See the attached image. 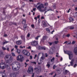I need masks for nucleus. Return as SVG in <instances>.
I'll return each instance as SVG.
<instances>
[{"mask_svg":"<svg viewBox=\"0 0 77 77\" xmlns=\"http://www.w3.org/2000/svg\"><path fill=\"white\" fill-rule=\"evenodd\" d=\"M65 72L66 74H67L69 72V71L67 70H65Z\"/></svg>","mask_w":77,"mask_h":77,"instance_id":"nucleus-34","label":"nucleus"},{"mask_svg":"<svg viewBox=\"0 0 77 77\" xmlns=\"http://www.w3.org/2000/svg\"><path fill=\"white\" fill-rule=\"evenodd\" d=\"M21 51L20 49H17V52L18 53H20Z\"/></svg>","mask_w":77,"mask_h":77,"instance_id":"nucleus-29","label":"nucleus"},{"mask_svg":"<svg viewBox=\"0 0 77 77\" xmlns=\"http://www.w3.org/2000/svg\"><path fill=\"white\" fill-rule=\"evenodd\" d=\"M16 44L17 45H21L22 44V41L21 40H19L16 42Z\"/></svg>","mask_w":77,"mask_h":77,"instance_id":"nucleus-7","label":"nucleus"},{"mask_svg":"<svg viewBox=\"0 0 77 77\" xmlns=\"http://www.w3.org/2000/svg\"><path fill=\"white\" fill-rule=\"evenodd\" d=\"M10 77H17V76L15 74L12 73L11 74Z\"/></svg>","mask_w":77,"mask_h":77,"instance_id":"nucleus-15","label":"nucleus"},{"mask_svg":"<svg viewBox=\"0 0 77 77\" xmlns=\"http://www.w3.org/2000/svg\"><path fill=\"white\" fill-rule=\"evenodd\" d=\"M17 60L19 61L20 62H23L24 60V57L21 55H19L17 57Z\"/></svg>","mask_w":77,"mask_h":77,"instance_id":"nucleus-3","label":"nucleus"},{"mask_svg":"<svg viewBox=\"0 0 77 77\" xmlns=\"http://www.w3.org/2000/svg\"><path fill=\"white\" fill-rule=\"evenodd\" d=\"M0 67L2 68V69H5V68H6V66H3L2 67V66H0Z\"/></svg>","mask_w":77,"mask_h":77,"instance_id":"nucleus-28","label":"nucleus"},{"mask_svg":"<svg viewBox=\"0 0 77 77\" xmlns=\"http://www.w3.org/2000/svg\"><path fill=\"white\" fill-rule=\"evenodd\" d=\"M73 63H74L73 62H72V61H71L70 62V65H71V66H72V65H73Z\"/></svg>","mask_w":77,"mask_h":77,"instance_id":"nucleus-39","label":"nucleus"},{"mask_svg":"<svg viewBox=\"0 0 77 77\" xmlns=\"http://www.w3.org/2000/svg\"><path fill=\"white\" fill-rule=\"evenodd\" d=\"M8 42H9L8 41H6L3 43V44H7V43H8Z\"/></svg>","mask_w":77,"mask_h":77,"instance_id":"nucleus-36","label":"nucleus"},{"mask_svg":"<svg viewBox=\"0 0 77 77\" xmlns=\"http://www.w3.org/2000/svg\"><path fill=\"white\" fill-rule=\"evenodd\" d=\"M64 53L65 54H67L69 56V58L70 60H71L72 58L73 57V54L72 53V52L70 51H64Z\"/></svg>","mask_w":77,"mask_h":77,"instance_id":"nucleus-2","label":"nucleus"},{"mask_svg":"<svg viewBox=\"0 0 77 77\" xmlns=\"http://www.w3.org/2000/svg\"><path fill=\"white\" fill-rule=\"evenodd\" d=\"M46 66H47V67L48 68H50V64H48L46 65Z\"/></svg>","mask_w":77,"mask_h":77,"instance_id":"nucleus-32","label":"nucleus"},{"mask_svg":"<svg viewBox=\"0 0 77 77\" xmlns=\"http://www.w3.org/2000/svg\"><path fill=\"white\" fill-rule=\"evenodd\" d=\"M12 69H13L14 71V68H15V65L14 64H13L12 65Z\"/></svg>","mask_w":77,"mask_h":77,"instance_id":"nucleus-21","label":"nucleus"},{"mask_svg":"<svg viewBox=\"0 0 77 77\" xmlns=\"http://www.w3.org/2000/svg\"><path fill=\"white\" fill-rule=\"evenodd\" d=\"M34 19H35V20H36V21H37V17H35V18H34Z\"/></svg>","mask_w":77,"mask_h":77,"instance_id":"nucleus-55","label":"nucleus"},{"mask_svg":"<svg viewBox=\"0 0 77 77\" xmlns=\"http://www.w3.org/2000/svg\"><path fill=\"white\" fill-rule=\"evenodd\" d=\"M21 39L24 42H25L26 40L25 39V36L24 35H22L21 36Z\"/></svg>","mask_w":77,"mask_h":77,"instance_id":"nucleus-11","label":"nucleus"},{"mask_svg":"<svg viewBox=\"0 0 77 77\" xmlns=\"http://www.w3.org/2000/svg\"><path fill=\"white\" fill-rule=\"evenodd\" d=\"M7 51H9V48H7Z\"/></svg>","mask_w":77,"mask_h":77,"instance_id":"nucleus-48","label":"nucleus"},{"mask_svg":"<svg viewBox=\"0 0 77 77\" xmlns=\"http://www.w3.org/2000/svg\"><path fill=\"white\" fill-rule=\"evenodd\" d=\"M5 37H7L8 36V35H7L5 34L4 35Z\"/></svg>","mask_w":77,"mask_h":77,"instance_id":"nucleus-60","label":"nucleus"},{"mask_svg":"<svg viewBox=\"0 0 77 77\" xmlns=\"http://www.w3.org/2000/svg\"><path fill=\"white\" fill-rule=\"evenodd\" d=\"M70 35L69 34H68L67 35H66V37H69Z\"/></svg>","mask_w":77,"mask_h":77,"instance_id":"nucleus-59","label":"nucleus"},{"mask_svg":"<svg viewBox=\"0 0 77 77\" xmlns=\"http://www.w3.org/2000/svg\"><path fill=\"white\" fill-rule=\"evenodd\" d=\"M33 67L31 66H29L28 70L27 71V72L29 74H32V73H33Z\"/></svg>","mask_w":77,"mask_h":77,"instance_id":"nucleus-4","label":"nucleus"},{"mask_svg":"<svg viewBox=\"0 0 77 77\" xmlns=\"http://www.w3.org/2000/svg\"><path fill=\"white\" fill-rule=\"evenodd\" d=\"M6 59H9V55H7L5 56V60H6Z\"/></svg>","mask_w":77,"mask_h":77,"instance_id":"nucleus-23","label":"nucleus"},{"mask_svg":"<svg viewBox=\"0 0 77 77\" xmlns=\"http://www.w3.org/2000/svg\"><path fill=\"white\" fill-rule=\"evenodd\" d=\"M34 75H35V73H32V77H34Z\"/></svg>","mask_w":77,"mask_h":77,"instance_id":"nucleus-56","label":"nucleus"},{"mask_svg":"<svg viewBox=\"0 0 77 77\" xmlns=\"http://www.w3.org/2000/svg\"><path fill=\"white\" fill-rule=\"evenodd\" d=\"M55 68H57V66L55 65H54L53 66V69H55Z\"/></svg>","mask_w":77,"mask_h":77,"instance_id":"nucleus-30","label":"nucleus"},{"mask_svg":"<svg viewBox=\"0 0 77 77\" xmlns=\"http://www.w3.org/2000/svg\"><path fill=\"white\" fill-rule=\"evenodd\" d=\"M53 8H54V9H55V8H56V6L55 5H54L53 6Z\"/></svg>","mask_w":77,"mask_h":77,"instance_id":"nucleus-54","label":"nucleus"},{"mask_svg":"<svg viewBox=\"0 0 77 77\" xmlns=\"http://www.w3.org/2000/svg\"><path fill=\"white\" fill-rule=\"evenodd\" d=\"M54 57H53L52 59H51V62H53V61H54Z\"/></svg>","mask_w":77,"mask_h":77,"instance_id":"nucleus-31","label":"nucleus"},{"mask_svg":"<svg viewBox=\"0 0 77 77\" xmlns=\"http://www.w3.org/2000/svg\"><path fill=\"white\" fill-rule=\"evenodd\" d=\"M23 54H25V56H30V53H29V52L27 50H23Z\"/></svg>","mask_w":77,"mask_h":77,"instance_id":"nucleus-5","label":"nucleus"},{"mask_svg":"<svg viewBox=\"0 0 77 77\" xmlns=\"http://www.w3.org/2000/svg\"><path fill=\"white\" fill-rule=\"evenodd\" d=\"M52 11V10L50 8L49 9H47V11H45V13H46V12H47V11Z\"/></svg>","mask_w":77,"mask_h":77,"instance_id":"nucleus-22","label":"nucleus"},{"mask_svg":"<svg viewBox=\"0 0 77 77\" xmlns=\"http://www.w3.org/2000/svg\"><path fill=\"white\" fill-rule=\"evenodd\" d=\"M26 20L25 19H23V20L22 21V23L23 24H26Z\"/></svg>","mask_w":77,"mask_h":77,"instance_id":"nucleus-13","label":"nucleus"},{"mask_svg":"<svg viewBox=\"0 0 77 77\" xmlns=\"http://www.w3.org/2000/svg\"><path fill=\"white\" fill-rule=\"evenodd\" d=\"M75 15L76 17H77V12H76L75 13Z\"/></svg>","mask_w":77,"mask_h":77,"instance_id":"nucleus-64","label":"nucleus"},{"mask_svg":"<svg viewBox=\"0 0 77 77\" xmlns=\"http://www.w3.org/2000/svg\"><path fill=\"white\" fill-rule=\"evenodd\" d=\"M34 25H31V27H32V29H34V27H35V26H34Z\"/></svg>","mask_w":77,"mask_h":77,"instance_id":"nucleus-42","label":"nucleus"},{"mask_svg":"<svg viewBox=\"0 0 77 77\" xmlns=\"http://www.w3.org/2000/svg\"><path fill=\"white\" fill-rule=\"evenodd\" d=\"M15 64L17 65V66H20V63H19V62H15Z\"/></svg>","mask_w":77,"mask_h":77,"instance_id":"nucleus-16","label":"nucleus"},{"mask_svg":"<svg viewBox=\"0 0 77 77\" xmlns=\"http://www.w3.org/2000/svg\"><path fill=\"white\" fill-rule=\"evenodd\" d=\"M69 20L71 21H74V19L72 18V17H70L69 18Z\"/></svg>","mask_w":77,"mask_h":77,"instance_id":"nucleus-20","label":"nucleus"},{"mask_svg":"<svg viewBox=\"0 0 77 77\" xmlns=\"http://www.w3.org/2000/svg\"><path fill=\"white\" fill-rule=\"evenodd\" d=\"M26 62H29V59L26 60Z\"/></svg>","mask_w":77,"mask_h":77,"instance_id":"nucleus-58","label":"nucleus"},{"mask_svg":"<svg viewBox=\"0 0 77 77\" xmlns=\"http://www.w3.org/2000/svg\"><path fill=\"white\" fill-rule=\"evenodd\" d=\"M75 41H73L72 42V44H75Z\"/></svg>","mask_w":77,"mask_h":77,"instance_id":"nucleus-50","label":"nucleus"},{"mask_svg":"<svg viewBox=\"0 0 77 77\" xmlns=\"http://www.w3.org/2000/svg\"><path fill=\"white\" fill-rule=\"evenodd\" d=\"M41 48L42 50H46V48L44 47H41Z\"/></svg>","mask_w":77,"mask_h":77,"instance_id":"nucleus-24","label":"nucleus"},{"mask_svg":"<svg viewBox=\"0 0 77 77\" xmlns=\"http://www.w3.org/2000/svg\"><path fill=\"white\" fill-rule=\"evenodd\" d=\"M44 8V7L42 4H41L37 7V9L42 12H43L45 11L47 9V7H45L44 9H42V8Z\"/></svg>","mask_w":77,"mask_h":77,"instance_id":"nucleus-1","label":"nucleus"},{"mask_svg":"<svg viewBox=\"0 0 77 77\" xmlns=\"http://www.w3.org/2000/svg\"><path fill=\"white\" fill-rule=\"evenodd\" d=\"M34 69L36 70L37 72H41V68L40 67L38 68L36 67Z\"/></svg>","mask_w":77,"mask_h":77,"instance_id":"nucleus-10","label":"nucleus"},{"mask_svg":"<svg viewBox=\"0 0 77 77\" xmlns=\"http://www.w3.org/2000/svg\"><path fill=\"white\" fill-rule=\"evenodd\" d=\"M46 30L49 33H51V32H50V29L47 28L46 29Z\"/></svg>","mask_w":77,"mask_h":77,"instance_id":"nucleus-18","label":"nucleus"},{"mask_svg":"<svg viewBox=\"0 0 77 77\" xmlns=\"http://www.w3.org/2000/svg\"><path fill=\"white\" fill-rule=\"evenodd\" d=\"M27 37H28V38H29L30 37V34L29 33L27 36Z\"/></svg>","mask_w":77,"mask_h":77,"instance_id":"nucleus-44","label":"nucleus"},{"mask_svg":"<svg viewBox=\"0 0 77 77\" xmlns=\"http://www.w3.org/2000/svg\"><path fill=\"white\" fill-rule=\"evenodd\" d=\"M14 48L16 49H18V46L17 45H15L14 46Z\"/></svg>","mask_w":77,"mask_h":77,"instance_id":"nucleus-40","label":"nucleus"},{"mask_svg":"<svg viewBox=\"0 0 77 77\" xmlns=\"http://www.w3.org/2000/svg\"><path fill=\"white\" fill-rule=\"evenodd\" d=\"M57 72H58V73H59V74H60V72L61 71L60 69H58L57 70Z\"/></svg>","mask_w":77,"mask_h":77,"instance_id":"nucleus-35","label":"nucleus"},{"mask_svg":"<svg viewBox=\"0 0 77 77\" xmlns=\"http://www.w3.org/2000/svg\"><path fill=\"white\" fill-rule=\"evenodd\" d=\"M23 28H24V29H23L24 30H25L27 28V26H26V25H24V26H23Z\"/></svg>","mask_w":77,"mask_h":77,"instance_id":"nucleus-25","label":"nucleus"},{"mask_svg":"<svg viewBox=\"0 0 77 77\" xmlns=\"http://www.w3.org/2000/svg\"><path fill=\"white\" fill-rule=\"evenodd\" d=\"M46 39H47V36H44L43 37V40H45Z\"/></svg>","mask_w":77,"mask_h":77,"instance_id":"nucleus-19","label":"nucleus"},{"mask_svg":"<svg viewBox=\"0 0 77 77\" xmlns=\"http://www.w3.org/2000/svg\"><path fill=\"white\" fill-rule=\"evenodd\" d=\"M32 56H30V59L32 60Z\"/></svg>","mask_w":77,"mask_h":77,"instance_id":"nucleus-47","label":"nucleus"},{"mask_svg":"<svg viewBox=\"0 0 77 77\" xmlns=\"http://www.w3.org/2000/svg\"><path fill=\"white\" fill-rule=\"evenodd\" d=\"M1 56H3V52H2L1 54Z\"/></svg>","mask_w":77,"mask_h":77,"instance_id":"nucleus-46","label":"nucleus"},{"mask_svg":"<svg viewBox=\"0 0 77 77\" xmlns=\"http://www.w3.org/2000/svg\"><path fill=\"white\" fill-rule=\"evenodd\" d=\"M30 2H33V0H29Z\"/></svg>","mask_w":77,"mask_h":77,"instance_id":"nucleus-52","label":"nucleus"},{"mask_svg":"<svg viewBox=\"0 0 77 77\" xmlns=\"http://www.w3.org/2000/svg\"><path fill=\"white\" fill-rule=\"evenodd\" d=\"M12 60H13V57L12 56H11L8 60V62H9L10 63L12 62Z\"/></svg>","mask_w":77,"mask_h":77,"instance_id":"nucleus-9","label":"nucleus"},{"mask_svg":"<svg viewBox=\"0 0 77 77\" xmlns=\"http://www.w3.org/2000/svg\"><path fill=\"white\" fill-rule=\"evenodd\" d=\"M37 57V54L35 55V57L34 58V59H36V57Z\"/></svg>","mask_w":77,"mask_h":77,"instance_id":"nucleus-53","label":"nucleus"},{"mask_svg":"<svg viewBox=\"0 0 77 77\" xmlns=\"http://www.w3.org/2000/svg\"><path fill=\"white\" fill-rule=\"evenodd\" d=\"M13 24L14 25H15V26H17V24L16 23H13Z\"/></svg>","mask_w":77,"mask_h":77,"instance_id":"nucleus-49","label":"nucleus"},{"mask_svg":"<svg viewBox=\"0 0 77 77\" xmlns=\"http://www.w3.org/2000/svg\"><path fill=\"white\" fill-rule=\"evenodd\" d=\"M7 63V60L5 61V62L3 63V62H1L0 63V66L2 65H3L4 64H5V65H6V64Z\"/></svg>","mask_w":77,"mask_h":77,"instance_id":"nucleus-14","label":"nucleus"},{"mask_svg":"<svg viewBox=\"0 0 77 77\" xmlns=\"http://www.w3.org/2000/svg\"><path fill=\"white\" fill-rule=\"evenodd\" d=\"M40 17V15H38L37 16L38 18V19Z\"/></svg>","mask_w":77,"mask_h":77,"instance_id":"nucleus-63","label":"nucleus"},{"mask_svg":"<svg viewBox=\"0 0 77 77\" xmlns=\"http://www.w3.org/2000/svg\"><path fill=\"white\" fill-rule=\"evenodd\" d=\"M48 44H49L50 45H52L53 44V43L48 42Z\"/></svg>","mask_w":77,"mask_h":77,"instance_id":"nucleus-43","label":"nucleus"},{"mask_svg":"<svg viewBox=\"0 0 77 77\" xmlns=\"http://www.w3.org/2000/svg\"><path fill=\"white\" fill-rule=\"evenodd\" d=\"M45 5L46 6H48V3H46L45 4Z\"/></svg>","mask_w":77,"mask_h":77,"instance_id":"nucleus-45","label":"nucleus"},{"mask_svg":"<svg viewBox=\"0 0 77 77\" xmlns=\"http://www.w3.org/2000/svg\"><path fill=\"white\" fill-rule=\"evenodd\" d=\"M11 54L13 56H15V54H14V53H12Z\"/></svg>","mask_w":77,"mask_h":77,"instance_id":"nucleus-41","label":"nucleus"},{"mask_svg":"<svg viewBox=\"0 0 77 77\" xmlns=\"http://www.w3.org/2000/svg\"><path fill=\"white\" fill-rule=\"evenodd\" d=\"M31 45L35 47L38 45V41H34L31 42Z\"/></svg>","mask_w":77,"mask_h":77,"instance_id":"nucleus-6","label":"nucleus"},{"mask_svg":"<svg viewBox=\"0 0 77 77\" xmlns=\"http://www.w3.org/2000/svg\"><path fill=\"white\" fill-rule=\"evenodd\" d=\"M27 48H28V49H31V47L29 46Z\"/></svg>","mask_w":77,"mask_h":77,"instance_id":"nucleus-62","label":"nucleus"},{"mask_svg":"<svg viewBox=\"0 0 77 77\" xmlns=\"http://www.w3.org/2000/svg\"><path fill=\"white\" fill-rule=\"evenodd\" d=\"M69 29L70 30H73V29H74V27L72 26H70V28H69Z\"/></svg>","mask_w":77,"mask_h":77,"instance_id":"nucleus-17","label":"nucleus"},{"mask_svg":"<svg viewBox=\"0 0 77 77\" xmlns=\"http://www.w3.org/2000/svg\"><path fill=\"white\" fill-rule=\"evenodd\" d=\"M24 47H25V46L22 47L21 46H20V48H23Z\"/></svg>","mask_w":77,"mask_h":77,"instance_id":"nucleus-61","label":"nucleus"},{"mask_svg":"<svg viewBox=\"0 0 77 77\" xmlns=\"http://www.w3.org/2000/svg\"><path fill=\"white\" fill-rule=\"evenodd\" d=\"M54 43H55V44H57L59 43V42L58 41H55L54 42Z\"/></svg>","mask_w":77,"mask_h":77,"instance_id":"nucleus-38","label":"nucleus"},{"mask_svg":"<svg viewBox=\"0 0 77 77\" xmlns=\"http://www.w3.org/2000/svg\"><path fill=\"white\" fill-rule=\"evenodd\" d=\"M74 52L75 54L77 55V47L75 48Z\"/></svg>","mask_w":77,"mask_h":77,"instance_id":"nucleus-12","label":"nucleus"},{"mask_svg":"<svg viewBox=\"0 0 77 77\" xmlns=\"http://www.w3.org/2000/svg\"><path fill=\"white\" fill-rule=\"evenodd\" d=\"M2 49L3 51H5V50H6V48L4 47H2Z\"/></svg>","mask_w":77,"mask_h":77,"instance_id":"nucleus-26","label":"nucleus"},{"mask_svg":"<svg viewBox=\"0 0 77 77\" xmlns=\"http://www.w3.org/2000/svg\"><path fill=\"white\" fill-rule=\"evenodd\" d=\"M42 60H44L45 59V57L43 56H42L41 57Z\"/></svg>","mask_w":77,"mask_h":77,"instance_id":"nucleus-37","label":"nucleus"},{"mask_svg":"<svg viewBox=\"0 0 77 77\" xmlns=\"http://www.w3.org/2000/svg\"><path fill=\"white\" fill-rule=\"evenodd\" d=\"M20 66H17V67H15V68H14V71H18V70H19V69H20Z\"/></svg>","mask_w":77,"mask_h":77,"instance_id":"nucleus-8","label":"nucleus"},{"mask_svg":"<svg viewBox=\"0 0 77 77\" xmlns=\"http://www.w3.org/2000/svg\"><path fill=\"white\" fill-rule=\"evenodd\" d=\"M70 10H71V9H69L68 10V11H67V13H69V12L70 11Z\"/></svg>","mask_w":77,"mask_h":77,"instance_id":"nucleus-57","label":"nucleus"},{"mask_svg":"<svg viewBox=\"0 0 77 77\" xmlns=\"http://www.w3.org/2000/svg\"><path fill=\"white\" fill-rule=\"evenodd\" d=\"M30 63H33V64H36V62H33L32 61H30Z\"/></svg>","mask_w":77,"mask_h":77,"instance_id":"nucleus-27","label":"nucleus"},{"mask_svg":"<svg viewBox=\"0 0 77 77\" xmlns=\"http://www.w3.org/2000/svg\"><path fill=\"white\" fill-rule=\"evenodd\" d=\"M71 62L74 63V59H72V61H71Z\"/></svg>","mask_w":77,"mask_h":77,"instance_id":"nucleus-51","label":"nucleus"},{"mask_svg":"<svg viewBox=\"0 0 77 77\" xmlns=\"http://www.w3.org/2000/svg\"><path fill=\"white\" fill-rule=\"evenodd\" d=\"M39 37H40V36H37L35 38V39L38 40V38H39Z\"/></svg>","mask_w":77,"mask_h":77,"instance_id":"nucleus-33","label":"nucleus"}]
</instances>
